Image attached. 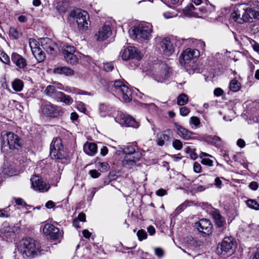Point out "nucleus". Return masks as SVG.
<instances>
[{"instance_id": "nucleus-34", "label": "nucleus", "mask_w": 259, "mask_h": 259, "mask_svg": "<svg viewBox=\"0 0 259 259\" xmlns=\"http://www.w3.org/2000/svg\"><path fill=\"white\" fill-rule=\"evenodd\" d=\"M164 66V70L162 72L159 74V78L157 79L158 82H162L164 80L166 79L169 76V71L167 68L166 65Z\"/></svg>"}, {"instance_id": "nucleus-5", "label": "nucleus", "mask_w": 259, "mask_h": 259, "mask_svg": "<svg viewBox=\"0 0 259 259\" xmlns=\"http://www.w3.org/2000/svg\"><path fill=\"white\" fill-rule=\"evenodd\" d=\"M200 55L197 49H187L180 56V63L185 66L189 71V67L193 68L194 66L196 59Z\"/></svg>"}, {"instance_id": "nucleus-17", "label": "nucleus", "mask_w": 259, "mask_h": 259, "mask_svg": "<svg viewBox=\"0 0 259 259\" xmlns=\"http://www.w3.org/2000/svg\"><path fill=\"white\" fill-rule=\"evenodd\" d=\"M44 233L52 239H58L61 236L59 230L51 224H46L43 228Z\"/></svg>"}, {"instance_id": "nucleus-19", "label": "nucleus", "mask_w": 259, "mask_h": 259, "mask_svg": "<svg viewBox=\"0 0 259 259\" xmlns=\"http://www.w3.org/2000/svg\"><path fill=\"white\" fill-rule=\"evenodd\" d=\"M142 156L140 152L134 153V155H125L122 161L123 165L127 168H132L136 164V162Z\"/></svg>"}, {"instance_id": "nucleus-37", "label": "nucleus", "mask_w": 259, "mask_h": 259, "mask_svg": "<svg viewBox=\"0 0 259 259\" xmlns=\"http://www.w3.org/2000/svg\"><path fill=\"white\" fill-rule=\"evenodd\" d=\"M9 36L11 38L16 39L21 36V33L19 32L16 28L11 27L9 30Z\"/></svg>"}, {"instance_id": "nucleus-27", "label": "nucleus", "mask_w": 259, "mask_h": 259, "mask_svg": "<svg viewBox=\"0 0 259 259\" xmlns=\"http://www.w3.org/2000/svg\"><path fill=\"white\" fill-rule=\"evenodd\" d=\"M243 7H245L244 4H241L231 14V16L233 19L238 23V19L241 18V17L243 16L244 10Z\"/></svg>"}, {"instance_id": "nucleus-7", "label": "nucleus", "mask_w": 259, "mask_h": 259, "mask_svg": "<svg viewBox=\"0 0 259 259\" xmlns=\"http://www.w3.org/2000/svg\"><path fill=\"white\" fill-rule=\"evenodd\" d=\"M50 156L55 159H62L65 157L63 146L60 138L53 139L50 145Z\"/></svg>"}, {"instance_id": "nucleus-63", "label": "nucleus", "mask_w": 259, "mask_h": 259, "mask_svg": "<svg viewBox=\"0 0 259 259\" xmlns=\"http://www.w3.org/2000/svg\"><path fill=\"white\" fill-rule=\"evenodd\" d=\"M207 7H201L197 8V10L200 11V13H198V15H206L207 14Z\"/></svg>"}, {"instance_id": "nucleus-46", "label": "nucleus", "mask_w": 259, "mask_h": 259, "mask_svg": "<svg viewBox=\"0 0 259 259\" xmlns=\"http://www.w3.org/2000/svg\"><path fill=\"white\" fill-rule=\"evenodd\" d=\"M172 146L175 149L180 150L182 148L183 144L180 140L175 139L172 142Z\"/></svg>"}, {"instance_id": "nucleus-22", "label": "nucleus", "mask_w": 259, "mask_h": 259, "mask_svg": "<svg viewBox=\"0 0 259 259\" xmlns=\"http://www.w3.org/2000/svg\"><path fill=\"white\" fill-rule=\"evenodd\" d=\"M57 94L56 99L57 101L62 102L67 105H70L73 103V99L70 96L66 95L62 92Z\"/></svg>"}, {"instance_id": "nucleus-36", "label": "nucleus", "mask_w": 259, "mask_h": 259, "mask_svg": "<svg viewBox=\"0 0 259 259\" xmlns=\"http://www.w3.org/2000/svg\"><path fill=\"white\" fill-rule=\"evenodd\" d=\"M188 102V96L184 94L180 95L177 98V103L179 105L183 106L186 104Z\"/></svg>"}, {"instance_id": "nucleus-16", "label": "nucleus", "mask_w": 259, "mask_h": 259, "mask_svg": "<svg viewBox=\"0 0 259 259\" xmlns=\"http://www.w3.org/2000/svg\"><path fill=\"white\" fill-rule=\"evenodd\" d=\"M12 62L20 69L23 71L27 69L28 65L26 59L17 53H13L11 55Z\"/></svg>"}, {"instance_id": "nucleus-32", "label": "nucleus", "mask_w": 259, "mask_h": 259, "mask_svg": "<svg viewBox=\"0 0 259 259\" xmlns=\"http://www.w3.org/2000/svg\"><path fill=\"white\" fill-rule=\"evenodd\" d=\"M207 141L214 145L216 147H221L222 142L221 138L216 136H209L207 138Z\"/></svg>"}, {"instance_id": "nucleus-3", "label": "nucleus", "mask_w": 259, "mask_h": 259, "mask_svg": "<svg viewBox=\"0 0 259 259\" xmlns=\"http://www.w3.org/2000/svg\"><path fill=\"white\" fill-rule=\"evenodd\" d=\"M2 150L7 151L9 149L13 150L21 146V141L18 135L10 132L4 131L2 133Z\"/></svg>"}, {"instance_id": "nucleus-56", "label": "nucleus", "mask_w": 259, "mask_h": 259, "mask_svg": "<svg viewBox=\"0 0 259 259\" xmlns=\"http://www.w3.org/2000/svg\"><path fill=\"white\" fill-rule=\"evenodd\" d=\"M74 73V71L70 68L65 67L64 69V75L66 76L73 75Z\"/></svg>"}, {"instance_id": "nucleus-54", "label": "nucleus", "mask_w": 259, "mask_h": 259, "mask_svg": "<svg viewBox=\"0 0 259 259\" xmlns=\"http://www.w3.org/2000/svg\"><path fill=\"white\" fill-rule=\"evenodd\" d=\"M201 162L202 164L211 166L213 165V161L210 159L208 158H202Z\"/></svg>"}, {"instance_id": "nucleus-53", "label": "nucleus", "mask_w": 259, "mask_h": 259, "mask_svg": "<svg viewBox=\"0 0 259 259\" xmlns=\"http://www.w3.org/2000/svg\"><path fill=\"white\" fill-rule=\"evenodd\" d=\"M190 110L187 107H182L180 109V113L182 116H185L188 115Z\"/></svg>"}, {"instance_id": "nucleus-57", "label": "nucleus", "mask_w": 259, "mask_h": 259, "mask_svg": "<svg viewBox=\"0 0 259 259\" xmlns=\"http://www.w3.org/2000/svg\"><path fill=\"white\" fill-rule=\"evenodd\" d=\"M201 169V165L197 162H195L193 164V170L196 173L200 172Z\"/></svg>"}, {"instance_id": "nucleus-25", "label": "nucleus", "mask_w": 259, "mask_h": 259, "mask_svg": "<svg viewBox=\"0 0 259 259\" xmlns=\"http://www.w3.org/2000/svg\"><path fill=\"white\" fill-rule=\"evenodd\" d=\"M83 151L88 155L93 156L97 152V146L94 143L87 142L83 146Z\"/></svg>"}, {"instance_id": "nucleus-15", "label": "nucleus", "mask_w": 259, "mask_h": 259, "mask_svg": "<svg viewBox=\"0 0 259 259\" xmlns=\"http://www.w3.org/2000/svg\"><path fill=\"white\" fill-rule=\"evenodd\" d=\"M160 50L167 56H170L175 51L172 42L167 37L163 38L160 42Z\"/></svg>"}, {"instance_id": "nucleus-31", "label": "nucleus", "mask_w": 259, "mask_h": 259, "mask_svg": "<svg viewBox=\"0 0 259 259\" xmlns=\"http://www.w3.org/2000/svg\"><path fill=\"white\" fill-rule=\"evenodd\" d=\"M241 88V83L236 79H232L230 82L229 90L232 92H237L239 91Z\"/></svg>"}, {"instance_id": "nucleus-14", "label": "nucleus", "mask_w": 259, "mask_h": 259, "mask_svg": "<svg viewBox=\"0 0 259 259\" xmlns=\"http://www.w3.org/2000/svg\"><path fill=\"white\" fill-rule=\"evenodd\" d=\"M89 16L87 12L83 11L77 14L76 17V23L80 29L86 30L89 25Z\"/></svg>"}, {"instance_id": "nucleus-2", "label": "nucleus", "mask_w": 259, "mask_h": 259, "mask_svg": "<svg viewBox=\"0 0 259 259\" xmlns=\"http://www.w3.org/2000/svg\"><path fill=\"white\" fill-rule=\"evenodd\" d=\"M152 25L148 23H141L130 31L131 37L140 41L148 40L151 38Z\"/></svg>"}, {"instance_id": "nucleus-13", "label": "nucleus", "mask_w": 259, "mask_h": 259, "mask_svg": "<svg viewBox=\"0 0 259 259\" xmlns=\"http://www.w3.org/2000/svg\"><path fill=\"white\" fill-rule=\"evenodd\" d=\"M195 227L198 230L204 234L209 235L211 232L212 225L209 220L203 219L196 222Z\"/></svg>"}, {"instance_id": "nucleus-64", "label": "nucleus", "mask_w": 259, "mask_h": 259, "mask_svg": "<svg viewBox=\"0 0 259 259\" xmlns=\"http://www.w3.org/2000/svg\"><path fill=\"white\" fill-rule=\"evenodd\" d=\"M45 206L47 208L51 209L55 207V204L53 201L50 200L46 203Z\"/></svg>"}, {"instance_id": "nucleus-20", "label": "nucleus", "mask_w": 259, "mask_h": 259, "mask_svg": "<svg viewBox=\"0 0 259 259\" xmlns=\"http://www.w3.org/2000/svg\"><path fill=\"white\" fill-rule=\"evenodd\" d=\"M40 46L42 49L49 54H53L56 44L49 38H42L40 40Z\"/></svg>"}, {"instance_id": "nucleus-24", "label": "nucleus", "mask_w": 259, "mask_h": 259, "mask_svg": "<svg viewBox=\"0 0 259 259\" xmlns=\"http://www.w3.org/2000/svg\"><path fill=\"white\" fill-rule=\"evenodd\" d=\"M211 216L214 220L215 225L218 227H222L225 223V219L221 215L220 212L215 210L212 211Z\"/></svg>"}, {"instance_id": "nucleus-4", "label": "nucleus", "mask_w": 259, "mask_h": 259, "mask_svg": "<svg viewBox=\"0 0 259 259\" xmlns=\"http://www.w3.org/2000/svg\"><path fill=\"white\" fill-rule=\"evenodd\" d=\"M62 52L64 60L71 65H76L79 60L82 58H86L83 54L76 50L74 47L69 45H64L62 48Z\"/></svg>"}, {"instance_id": "nucleus-52", "label": "nucleus", "mask_w": 259, "mask_h": 259, "mask_svg": "<svg viewBox=\"0 0 259 259\" xmlns=\"http://www.w3.org/2000/svg\"><path fill=\"white\" fill-rule=\"evenodd\" d=\"M99 109L101 112V115L102 116H105L106 115V113L108 111L107 106L104 104H101L100 105Z\"/></svg>"}, {"instance_id": "nucleus-42", "label": "nucleus", "mask_w": 259, "mask_h": 259, "mask_svg": "<svg viewBox=\"0 0 259 259\" xmlns=\"http://www.w3.org/2000/svg\"><path fill=\"white\" fill-rule=\"evenodd\" d=\"M137 235L140 241H142L143 240L145 239L147 237L146 232L143 229L139 230Z\"/></svg>"}, {"instance_id": "nucleus-43", "label": "nucleus", "mask_w": 259, "mask_h": 259, "mask_svg": "<svg viewBox=\"0 0 259 259\" xmlns=\"http://www.w3.org/2000/svg\"><path fill=\"white\" fill-rule=\"evenodd\" d=\"M193 42L196 46V47H198V48H200L202 50L204 49L205 44L202 40L195 39L193 41Z\"/></svg>"}, {"instance_id": "nucleus-26", "label": "nucleus", "mask_w": 259, "mask_h": 259, "mask_svg": "<svg viewBox=\"0 0 259 259\" xmlns=\"http://www.w3.org/2000/svg\"><path fill=\"white\" fill-rule=\"evenodd\" d=\"M197 8L192 5H188L184 9V14L188 17H198V13L197 12Z\"/></svg>"}, {"instance_id": "nucleus-48", "label": "nucleus", "mask_w": 259, "mask_h": 259, "mask_svg": "<svg viewBox=\"0 0 259 259\" xmlns=\"http://www.w3.org/2000/svg\"><path fill=\"white\" fill-rule=\"evenodd\" d=\"M0 60L6 64H9L10 63L9 57L5 52L0 56Z\"/></svg>"}, {"instance_id": "nucleus-21", "label": "nucleus", "mask_w": 259, "mask_h": 259, "mask_svg": "<svg viewBox=\"0 0 259 259\" xmlns=\"http://www.w3.org/2000/svg\"><path fill=\"white\" fill-rule=\"evenodd\" d=\"M175 127L177 130V133L179 136L184 140H187L191 139L193 134L187 129L176 122L174 123Z\"/></svg>"}, {"instance_id": "nucleus-38", "label": "nucleus", "mask_w": 259, "mask_h": 259, "mask_svg": "<svg viewBox=\"0 0 259 259\" xmlns=\"http://www.w3.org/2000/svg\"><path fill=\"white\" fill-rule=\"evenodd\" d=\"M122 151L125 155H134L136 152L135 148L133 146H127L122 148Z\"/></svg>"}, {"instance_id": "nucleus-60", "label": "nucleus", "mask_w": 259, "mask_h": 259, "mask_svg": "<svg viewBox=\"0 0 259 259\" xmlns=\"http://www.w3.org/2000/svg\"><path fill=\"white\" fill-rule=\"evenodd\" d=\"M89 174H90L91 176L93 178H98L100 175V173H99L97 170L96 169H92L90 170Z\"/></svg>"}, {"instance_id": "nucleus-11", "label": "nucleus", "mask_w": 259, "mask_h": 259, "mask_svg": "<svg viewBox=\"0 0 259 259\" xmlns=\"http://www.w3.org/2000/svg\"><path fill=\"white\" fill-rule=\"evenodd\" d=\"M143 56V54L135 47H130L124 49L121 53V57L124 60L135 59L140 61Z\"/></svg>"}, {"instance_id": "nucleus-8", "label": "nucleus", "mask_w": 259, "mask_h": 259, "mask_svg": "<svg viewBox=\"0 0 259 259\" xmlns=\"http://www.w3.org/2000/svg\"><path fill=\"white\" fill-rule=\"evenodd\" d=\"M114 91L125 102H130L132 100L131 89L120 80H116L114 83Z\"/></svg>"}, {"instance_id": "nucleus-47", "label": "nucleus", "mask_w": 259, "mask_h": 259, "mask_svg": "<svg viewBox=\"0 0 259 259\" xmlns=\"http://www.w3.org/2000/svg\"><path fill=\"white\" fill-rule=\"evenodd\" d=\"M76 108L78 111L83 113H85L87 111L85 104L80 101H78L76 103Z\"/></svg>"}, {"instance_id": "nucleus-9", "label": "nucleus", "mask_w": 259, "mask_h": 259, "mask_svg": "<svg viewBox=\"0 0 259 259\" xmlns=\"http://www.w3.org/2000/svg\"><path fill=\"white\" fill-rule=\"evenodd\" d=\"M235 245L231 238L225 237L221 244H219L217 252L218 254L225 256L227 254L233 252Z\"/></svg>"}, {"instance_id": "nucleus-6", "label": "nucleus", "mask_w": 259, "mask_h": 259, "mask_svg": "<svg viewBox=\"0 0 259 259\" xmlns=\"http://www.w3.org/2000/svg\"><path fill=\"white\" fill-rule=\"evenodd\" d=\"M64 112V109L61 106L50 102L44 103L41 106V113L47 118H59L63 115Z\"/></svg>"}, {"instance_id": "nucleus-45", "label": "nucleus", "mask_w": 259, "mask_h": 259, "mask_svg": "<svg viewBox=\"0 0 259 259\" xmlns=\"http://www.w3.org/2000/svg\"><path fill=\"white\" fill-rule=\"evenodd\" d=\"M10 215L11 213L10 212V209L9 207L0 210L1 218H7L10 217Z\"/></svg>"}, {"instance_id": "nucleus-44", "label": "nucleus", "mask_w": 259, "mask_h": 259, "mask_svg": "<svg viewBox=\"0 0 259 259\" xmlns=\"http://www.w3.org/2000/svg\"><path fill=\"white\" fill-rule=\"evenodd\" d=\"M187 206L186 203H183L180 204L178 207L176 208L175 210L174 213L176 215H178L181 212H182Z\"/></svg>"}, {"instance_id": "nucleus-61", "label": "nucleus", "mask_w": 259, "mask_h": 259, "mask_svg": "<svg viewBox=\"0 0 259 259\" xmlns=\"http://www.w3.org/2000/svg\"><path fill=\"white\" fill-rule=\"evenodd\" d=\"M258 184L256 182H251L249 185V188L252 190L255 191L258 189Z\"/></svg>"}, {"instance_id": "nucleus-40", "label": "nucleus", "mask_w": 259, "mask_h": 259, "mask_svg": "<svg viewBox=\"0 0 259 259\" xmlns=\"http://www.w3.org/2000/svg\"><path fill=\"white\" fill-rule=\"evenodd\" d=\"M70 93L75 95H83L88 96L93 95V94H92L91 92H88L75 88H72Z\"/></svg>"}, {"instance_id": "nucleus-49", "label": "nucleus", "mask_w": 259, "mask_h": 259, "mask_svg": "<svg viewBox=\"0 0 259 259\" xmlns=\"http://www.w3.org/2000/svg\"><path fill=\"white\" fill-rule=\"evenodd\" d=\"M97 165V167L102 170H108L109 167L108 164L106 162H98Z\"/></svg>"}, {"instance_id": "nucleus-35", "label": "nucleus", "mask_w": 259, "mask_h": 259, "mask_svg": "<svg viewBox=\"0 0 259 259\" xmlns=\"http://www.w3.org/2000/svg\"><path fill=\"white\" fill-rule=\"evenodd\" d=\"M247 206L251 209L259 210V203L254 199H248L246 201Z\"/></svg>"}, {"instance_id": "nucleus-10", "label": "nucleus", "mask_w": 259, "mask_h": 259, "mask_svg": "<svg viewBox=\"0 0 259 259\" xmlns=\"http://www.w3.org/2000/svg\"><path fill=\"white\" fill-rule=\"evenodd\" d=\"M115 120L122 125L126 126H131L135 128L139 127V123L136 121L135 118L131 116L130 115L124 113H119L115 118Z\"/></svg>"}, {"instance_id": "nucleus-1", "label": "nucleus", "mask_w": 259, "mask_h": 259, "mask_svg": "<svg viewBox=\"0 0 259 259\" xmlns=\"http://www.w3.org/2000/svg\"><path fill=\"white\" fill-rule=\"evenodd\" d=\"M18 250L24 257H34L43 251L40 244L31 238L23 239L18 247Z\"/></svg>"}, {"instance_id": "nucleus-62", "label": "nucleus", "mask_w": 259, "mask_h": 259, "mask_svg": "<svg viewBox=\"0 0 259 259\" xmlns=\"http://www.w3.org/2000/svg\"><path fill=\"white\" fill-rule=\"evenodd\" d=\"M154 252L155 254L159 257H161L163 255V250L160 248H155Z\"/></svg>"}, {"instance_id": "nucleus-33", "label": "nucleus", "mask_w": 259, "mask_h": 259, "mask_svg": "<svg viewBox=\"0 0 259 259\" xmlns=\"http://www.w3.org/2000/svg\"><path fill=\"white\" fill-rule=\"evenodd\" d=\"M12 88L16 92H20L23 88V82L19 79H15L12 82Z\"/></svg>"}, {"instance_id": "nucleus-50", "label": "nucleus", "mask_w": 259, "mask_h": 259, "mask_svg": "<svg viewBox=\"0 0 259 259\" xmlns=\"http://www.w3.org/2000/svg\"><path fill=\"white\" fill-rule=\"evenodd\" d=\"M190 124H193L196 127L198 126L200 124L199 119L196 116H193L191 117L190 120Z\"/></svg>"}, {"instance_id": "nucleus-39", "label": "nucleus", "mask_w": 259, "mask_h": 259, "mask_svg": "<svg viewBox=\"0 0 259 259\" xmlns=\"http://www.w3.org/2000/svg\"><path fill=\"white\" fill-rule=\"evenodd\" d=\"M29 44L32 53H33V51H35V50H37L40 48L39 47V43L34 38H29Z\"/></svg>"}, {"instance_id": "nucleus-12", "label": "nucleus", "mask_w": 259, "mask_h": 259, "mask_svg": "<svg viewBox=\"0 0 259 259\" xmlns=\"http://www.w3.org/2000/svg\"><path fill=\"white\" fill-rule=\"evenodd\" d=\"M31 187L32 188L40 192H44L47 191L50 188V185L45 182L39 176L34 175L31 178Z\"/></svg>"}, {"instance_id": "nucleus-58", "label": "nucleus", "mask_w": 259, "mask_h": 259, "mask_svg": "<svg viewBox=\"0 0 259 259\" xmlns=\"http://www.w3.org/2000/svg\"><path fill=\"white\" fill-rule=\"evenodd\" d=\"M15 202L17 205L21 206L24 207L25 205H26V202L23 200V199L20 198H15Z\"/></svg>"}, {"instance_id": "nucleus-23", "label": "nucleus", "mask_w": 259, "mask_h": 259, "mask_svg": "<svg viewBox=\"0 0 259 259\" xmlns=\"http://www.w3.org/2000/svg\"><path fill=\"white\" fill-rule=\"evenodd\" d=\"M244 13H243V16L241 17V18H239L238 20V23H243L245 22H251V8L246 7L245 5V7H243Z\"/></svg>"}, {"instance_id": "nucleus-51", "label": "nucleus", "mask_w": 259, "mask_h": 259, "mask_svg": "<svg viewBox=\"0 0 259 259\" xmlns=\"http://www.w3.org/2000/svg\"><path fill=\"white\" fill-rule=\"evenodd\" d=\"M113 68L114 65L112 62L104 63V69L106 71H111Z\"/></svg>"}, {"instance_id": "nucleus-30", "label": "nucleus", "mask_w": 259, "mask_h": 259, "mask_svg": "<svg viewBox=\"0 0 259 259\" xmlns=\"http://www.w3.org/2000/svg\"><path fill=\"white\" fill-rule=\"evenodd\" d=\"M32 54L35 59L37 60L38 62H42L46 58L45 53L42 50V48H41L37 50H35V51H33Z\"/></svg>"}, {"instance_id": "nucleus-29", "label": "nucleus", "mask_w": 259, "mask_h": 259, "mask_svg": "<svg viewBox=\"0 0 259 259\" xmlns=\"http://www.w3.org/2000/svg\"><path fill=\"white\" fill-rule=\"evenodd\" d=\"M44 93L47 96L52 97L56 100L57 98V93H60V92L56 91L55 86L49 85L47 87L44 91Z\"/></svg>"}, {"instance_id": "nucleus-41", "label": "nucleus", "mask_w": 259, "mask_h": 259, "mask_svg": "<svg viewBox=\"0 0 259 259\" xmlns=\"http://www.w3.org/2000/svg\"><path fill=\"white\" fill-rule=\"evenodd\" d=\"M144 106L150 112H157L158 110V107L154 103H150L149 104H144Z\"/></svg>"}, {"instance_id": "nucleus-28", "label": "nucleus", "mask_w": 259, "mask_h": 259, "mask_svg": "<svg viewBox=\"0 0 259 259\" xmlns=\"http://www.w3.org/2000/svg\"><path fill=\"white\" fill-rule=\"evenodd\" d=\"M170 136L166 134L161 133L157 135V144L159 146H163L166 142L170 141Z\"/></svg>"}, {"instance_id": "nucleus-59", "label": "nucleus", "mask_w": 259, "mask_h": 259, "mask_svg": "<svg viewBox=\"0 0 259 259\" xmlns=\"http://www.w3.org/2000/svg\"><path fill=\"white\" fill-rule=\"evenodd\" d=\"M65 67H58L54 68V73L58 74H64V69Z\"/></svg>"}, {"instance_id": "nucleus-18", "label": "nucleus", "mask_w": 259, "mask_h": 259, "mask_svg": "<svg viewBox=\"0 0 259 259\" xmlns=\"http://www.w3.org/2000/svg\"><path fill=\"white\" fill-rule=\"evenodd\" d=\"M112 33V30L109 25H104L99 28L95 34V38L97 41H103L108 38Z\"/></svg>"}, {"instance_id": "nucleus-55", "label": "nucleus", "mask_w": 259, "mask_h": 259, "mask_svg": "<svg viewBox=\"0 0 259 259\" xmlns=\"http://www.w3.org/2000/svg\"><path fill=\"white\" fill-rule=\"evenodd\" d=\"M251 21H252V19H255L259 20V11L251 8Z\"/></svg>"}]
</instances>
